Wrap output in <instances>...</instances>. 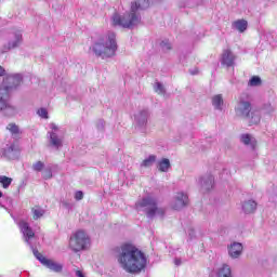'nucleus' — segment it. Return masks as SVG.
Wrapping results in <instances>:
<instances>
[{"instance_id":"f257e3e1","label":"nucleus","mask_w":277,"mask_h":277,"mask_svg":"<svg viewBox=\"0 0 277 277\" xmlns=\"http://www.w3.org/2000/svg\"><path fill=\"white\" fill-rule=\"evenodd\" d=\"M117 261L127 274H141L146 269V254L131 243L120 247Z\"/></svg>"},{"instance_id":"1a4fd4ad","label":"nucleus","mask_w":277,"mask_h":277,"mask_svg":"<svg viewBox=\"0 0 277 277\" xmlns=\"http://www.w3.org/2000/svg\"><path fill=\"white\" fill-rule=\"evenodd\" d=\"M23 44V32L21 30H13L9 34V42L3 47V53L12 51Z\"/></svg>"},{"instance_id":"4be33fe9","label":"nucleus","mask_w":277,"mask_h":277,"mask_svg":"<svg viewBox=\"0 0 277 277\" xmlns=\"http://www.w3.org/2000/svg\"><path fill=\"white\" fill-rule=\"evenodd\" d=\"M158 170H159V172H168V170H170V160L167 158H163L158 163Z\"/></svg>"},{"instance_id":"4468645a","label":"nucleus","mask_w":277,"mask_h":277,"mask_svg":"<svg viewBox=\"0 0 277 277\" xmlns=\"http://www.w3.org/2000/svg\"><path fill=\"white\" fill-rule=\"evenodd\" d=\"M229 256H232V259H238V256H241V252H243V246L239 242H234L230 247H229Z\"/></svg>"},{"instance_id":"412c9836","label":"nucleus","mask_w":277,"mask_h":277,"mask_svg":"<svg viewBox=\"0 0 277 277\" xmlns=\"http://www.w3.org/2000/svg\"><path fill=\"white\" fill-rule=\"evenodd\" d=\"M34 220H40L42 215H44V209L40 208L39 206H35L31 209Z\"/></svg>"},{"instance_id":"20e7f679","label":"nucleus","mask_w":277,"mask_h":277,"mask_svg":"<svg viewBox=\"0 0 277 277\" xmlns=\"http://www.w3.org/2000/svg\"><path fill=\"white\" fill-rule=\"evenodd\" d=\"M136 211H144L145 215L153 220V217H163L166 209L159 207L157 199L153 196L143 197L135 203Z\"/></svg>"},{"instance_id":"aec40b11","label":"nucleus","mask_w":277,"mask_h":277,"mask_svg":"<svg viewBox=\"0 0 277 277\" xmlns=\"http://www.w3.org/2000/svg\"><path fill=\"white\" fill-rule=\"evenodd\" d=\"M176 201L180 203V207H187L189 203V197L183 193H180L176 196Z\"/></svg>"},{"instance_id":"e433bc0d","label":"nucleus","mask_w":277,"mask_h":277,"mask_svg":"<svg viewBox=\"0 0 277 277\" xmlns=\"http://www.w3.org/2000/svg\"><path fill=\"white\" fill-rule=\"evenodd\" d=\"M173 209H174L175 211H179V209H181V207H179V206H173Z\"/></svg>"},{"instance_id":"f704fd0d","label":"nucleus","mask_w":277,"mask_h":277,"mask_svg":"<svg viewBox=\"0 0 277 277\" xmlns=\"http://www.w3.org/2000/svg\"><path fill=\"white\" fill-rule=\"evenodd\" d=\"M97 129H100V130L105 129V124L103 123V120L97 122Z\"/></svg>"},{"instance_id":"f03ea898","label":"nucleus","mask_w":277,"mask_h":277,"mask_svg":"<svg viewBox=\"0 0 277 277\" xmlns=\"http://www.w3.org/2000/svg\"><path fill=\"white\" fill-rule=\"evenodd\" d=\"M17 226L21 229V233L23 234L26 243L30 246L32 254L36 256V259L40 261V263L44 265V267L51 269V272H54L55 274H62L64 269V265L62 263L44 258V255H42L40 252H38V250L34 248V246H31V239L36 237V233H34V229H31L29 223H27V221H19L17 223Z\"/></svg>"},{"instance_id":"58836bf2","label":"nucleus","mask_w":277,"mask_h":277,"mask_svg":"<svg viewBox=\"0 0 277 277\" xmlns=\"http://www.w3.org/2000/svg\"><path fill=\"white\" fill-rule=\"evenodd\" d=\"M1 196H3V194L0 192V198H1Z\"/></svg>"},{"instance_id":"473e14b6","label":"nucleus","mask_w":277,"mask_h":277,"mask_svg":"<svg viewBox=\"0 0 277 277\" xmlns=\"http://www.w3.org/2000/svg\"><path fill=\"white\" fill-rule=\"evenodd\" d=\"M74 272H75L76 277H85V273H83V271H81V269H76Z\"/></svg>"},{"instance_id":"9d476101","label":"nucleus","mask_w":277,"mask_h":277,"mask_svg":"<svg viewBox=\"0 0 277 277\" xmlns=\"http://www.w3.org/2000/svg\"><path fill=\"white\" fill-rule=\"evenodd\" d=\"M50 129L52 132H50V145L53 148H56V150H60L62 146H64V136L60 135V128L55 123H50Z\"/></svg>"},{"instance_id":"2eb2a0df","label":"nucleus","mask_w":277,"mask_h":277,"mask_svg":"<svg viewBox=\"0 0 277 277\" xmlns=\"http://www.w3.org/2000/svg\"><path fill=\"white\" fill-rule=\"evenodd\" d=\"M242 211H245V213L247 214L254 213V211H256V201L254 200L246 201L242 205Z\"/></svg>"},{"instance_id":"6ab92c4d","label":"nucleus","mask_w":277,"mask_h":277,"mask_svg":"<svg viewBox=\"0 0 277 277\" xmlns=\"http://www.w3.org/2000/svg\"><path fill=\"white\" fill-rule=\"evenodd\" d=\"M212 105L215 107V109H222V106L224 105V98L222 97V94H217L212 97Z\"/></svg>"},{"instance_id":"72a5a7b5","label":"nucleus","mask_w":277,"mask_h":277,"mask_svg":"<svg viewBox=\"0 0 277 277\" xmlns=\"http://www.w3.org/2000/svg\"><path fill=\"white\" fill-rule=\"evenodd\" d=\"M161 47H163V49H167L168 51H170V49H172V47L170 45V43L164 42V41L161 42Z\"/></svg>"},{"instance_id":"a878e982","label":"nucleus","mask_w":277,"mask_h":277,"mask_svg":"<svg viewBox=\"0 0 277 277\" xmlns=\"http://www.w3.org/2000/svg\"><path fill=\"white\" fill-rule=\"evenodd\" d=\"M8 131H10V133H12V135H18L21 133V130H18V126H16L15 123H9L6 127Z\"/></svg>"},{"instance_id":"a211bd4d","label":"nucleus","mask_w":277,"mask_h":277,"mask_svg":"<svg viewBox=\"0 0 277 277\" xmlns=\"http://www.w3.org/2000/svg\"><path fill=\"white\" fill-rule=\"evenodd\" d=\"M217 277H233L230 267L226 264H223V266L217 272Z\"/></svg>"},{"instance_id":"bb28decb","label":"nucleus","mask_w":277,"mask_h":277,"mask_svg":"<svg viewBox=\"0 0 277 277\" xmlns=\"http://www.w3.org/2000/svg\"><path fill=\"white\" fill-rule=\"evenodd\" d=\"M32 170H34V172H42V170H44V162L37 161V162L32 163Z\"/></svg>"},{"instance_id":"dca6fc26","label":"nucleus","mask_w":277,"mask_h":277,"mask_svg":"<svg viewBox=\"0 0 277 277\" xmlns=\"http://www.w3.org/2000/svg\"><path fill=\"white\" fill-rule=\"evenodd\" d=\"M233 27H236V29L240 32L243 34L246 29H248V21L246 19H238L233 23Z\"/></svg>"},{"instance_id":"cd10ccee","label":"nucleus","mask_w":277,"mask_h":277,"mask_svg":"<svg viewBox=\"0 0 277 277\" xmlns=\"http://www.w3.org/2000/svg\"><path fill=\"white\" fill-rule=\"evenodd\" d=\"M155 92H157V94H166V89L163 88V84H161V82L156 83Z\"/></svg>"},{"instance_id":"7c9ffc66","label":"nucleus","mask_w":277,"mask_h":277,"mask_svg":"<svg viewBox=\"0 0 277 277\" xmlns=\"http://www.w3.org/2000/svg\"><path fill=\"white\" fill-rule=\"evenodd\" d=\"M38 116H40V118H49V111L45 109V108H40L38 111H37Z\"/></svg>"},{"instance_id":"6e6552de","label":"nucleus","mask_w":277,"mask_h":277,"mask_svg":"<svg viewBox=\"0 0 277 277\" xmlns=\"http://www.w3.org/2000/svg\"><path fill=\"white\" fill-rule=\"evenodd\" d=\"M23 81V76L21 74H11L5 76L2 84L0 85V90H6L10 95V90H14V88H18L21 82Z\"/></svg>"},{"instance_id":"9b49d317","label":"nucleus","mask_w":277,"mask_h":277,"mask_svg":"<svg viewBox=\"0 0 277 277\" xmlns=\"http://www.w3.org/2000/svg\"><path fill=\"white\" fill-rule=\"evenodd\" d=\"M118 51V43L116 42V34L110 32L107 36L105 43V57H114Z\"/></svg>"},{"instance_id":"c9c22d12","label":"nucleus","mask_w":277,"mask_h":277,"mask_svg":"<svg viewBox=\"0 0 277 277\" xmlns=\"http://www.w3.org/2000/svg\"><path fill=\"white\" fill-rule=\"evenodd\" d=\"M5 75V69L0 66V77H3Z\"/></svg>"},{"instance_id":"393cba45","label":"nucleus","mask_w":277,"mask_h":277,"mask_svg":"<svg viewBox=\"0 0 277 277\" xmlns=\"http://www.w3.org/2000/svg\"><path fill=\"white\" fill-rule=\"evenodd\" d=\"M262 81L261 78L259 76H253L249 82L248 85H250V88H256V85H261Z\"/></svg>"},{"instance_id":"b1692460","label":"nucleus","mask_w":277,"mask_h":277,"mask_svg":"<svg viewBox=\"0 0 277 277\" xmlns=\"http://www.w3.org/2000/svg\"><path fill=\"white\" fill-rule=\"evenodd\" d=\"M0 183L4 189H8L12 185V179L5 175L0 176Z\"/></svg>"},{"instance_id":"4c0bfd02","label":"nucleus","mask_w":277,"mask_h":277,"mask_svg":"<svg viewBox=\"0 0 277 277\" xmlns=\"http://www.w3.org/2000/svg\"><path fill=\"white\" fill-rule=\"evenodd\" d=\"M175 265H181V260H175Z\"/></svg>"},{"instance_id":"f3484780","label":"nucleus","mask_w":277,"mask_h":277,"mask_svg":"<svg viewBox=\"0 0 277 277\" xmlns=\"http://www.w3.org/2000/svg\"><path fill=\"white\" fill-rule=\"evenodd\" d=\"M240 140L246 146L251 145L253 149L256 148V140H252V136L250 134H242L240 136Z\"/></svg>"},{"instance_id":"0eeeda50","label":"nucleus","mask_w":277,"mask_h":277,"mask_svg":"<svg viewBox=\"0 0 277 277\" xmlns=\"http://www.w3.org/2000/svg\"><path fill=\"white\" fill-rule=\"evenodd\" d=\"M0 111L4 116H16L18 114V109L10 104L8 90H0Z\"/></svg>"},{"instance_id":"ddd939ff","label":"nucleus","mask_w":277,"mask_h":277,"mask_svg":"<svg viewBox=\"0 0 277 277\" xmlns=\"http://www.w3.org/2000/svg\"><path fill=\"white\" fill-rule=\"evenodd\" d=\"M92 51L96 57H103V54L105 53V39L100 38L97 39L93 45H92Z\"/></svg>"},{"instance_id":"2f4dec72","label":"nucleus","mask_w":277,"mask_h":277,"mask_svg":"<svg viewBox=\"0 0 277 277\" xmlns=\"http://www.w3.org/2000/svg\"><path fill=\"white\" fill-rule=\"evenodd\" d=\"M75 198L76 200H83V192L81 190L76 192Z\"/></svg>"},{"instance_id":"5701e85b","label":"nucleus","mask_w":277,"mask_h":277,"mask_svg":"<svg viewBox=\"0 0 277 277\" xmlns=\"http://www.w3.org/2000/svg\"><path fill=\"white\" fill-rule=\"evenodd\" d=\"M155 161H157V157L155 155H150L148 158H146L145 160H143L142 162V167L143 168H150V166L153 163H155Z\"/></svg>"},{"instance_id":"423d86ee","label":"nucleus","mask_w":277,"mask_h":277,"mask_svg":"<svg viewBox=\"0 0 277 277\" xmlns=\"http://www.w3.org/2000/svg\"><path fill=\"white\" fill-rule=\"evenodd\" d=\"M69 248L74 252H81L90 248V236L85 230L79 229L69 238Z\"/></svg>"},{"instance_id":"c756f323","label":"nucleus","mask_w":277,"mask_h":277,"mask_svg":"<svg viewBox=\"0 0 277 277\" xmlns=\"http://www.w3.org/2000/svg\"><path fill=\"white\" fill-rule=\"evenodd\" d=\"M203 183H205L207 189H213V183H214L213 176L210 175L208 177V181H205Z\"/></svg>"},{"instance_id":"f8f14e48","label":"nucleus","mask_w":277,"mask_h":277,"mask_svg":"<svg viewBox=\"0 0 277 277\" xmlns=\"http://www.w3.org/2000/svg\"><path fill=\"white\" fill-rule=\"evenodd\" d=\"M235 60H237V56L233 54L230 49H226L221 56V66H225V68H235Z\"/></svg>"},{"instance_id":"39448f33","label":"nucleus","mask_w":277,"mask_h":277,"mask_svg":"<svg viewBox=\"0 0 277 277\" xmlns=\"http://www.w3.org/2000/svg\"><path fill=\"white\" fill-rule=\"evenodd\" d=\"M236 116L239 118H247L249 120V127L252 124H259L261 122V115L256 110L252 109V103L240 100L237 107H235Z\"/></svg>"},{"instance_id":"c85d7f7f","label":"nucleus","mask_w":277,"mask_h":277,"mask_svg":"<svg viewBox=\"0 0 277 277\" xmlns=\"http://www.w3.org/2000/svg\"><path fill=\"white\" fill-rule=\"evenodd\" d=\"M42 177H43L45 181H49V179H53V172L51 171V169H44V170H43Z\"/></svg>"},{"instance_id":"7ed1b4c3","label":"nucleus","mask_w":277,"mask_h":277,"mask_svg":"<svg viewBox=\"0 0 277 277\" xmlns=\"http://www.w3.org/2000/svg\"><path fill=\"white\" fill-rule=\"evenodd\" d=\"M150 8L149 0H136L131 4L130 14L126 16H121L118 13L113 15V25L115 27H124L126 29H131L134 25L140 23V15H137V10H146Z\"/></svg>"}]
</instances>
